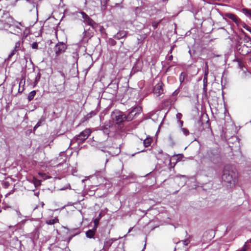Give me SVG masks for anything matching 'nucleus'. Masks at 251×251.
Instances as JSON below:
<instances>
[{
  "label": "nucleus",
  "instance_id": "9",
  "mask_svg": "<svg viewBox=\"0 0 251 251\" xmlns=\"http://www.w3.org/2000/svg\"><path fill=\"white\" fill-rule=\"evenodd\" d=\"M104 133L108 135L110 132L114 131V127L110 121L106 122L105 125L101 127Z\"/></svg>",
  "mask_w": 251,
  "mask_h": 251
},
{
  "label": "nucleus",
  "instance_id": "16",
  "mask_svg": "<svg viewBox=\"0 0 251 251\" xmlns=\"http://www.w3.org/2000/svg\"><path fill=\"white\" fill-rule=\"evenodd\" d=\"M126 36V32L125 31H120L115 35V38L118 40H119Z\"/></svg>",
  "mask_w": 251,
  "mask_h": 251
},
{
  "label": "nucleus",
  "instance_id": "20",
  "mask_svg": "<svg viewBox=\"0 0 251 251\" xmlns=\"http://www.w3.org/2000/svg\"><path fill=\"white\" fill-rule=\"evenodd\" d=\"M242 10H243V13L245 14H246L248 16L251 17V9L244 8V9H243Z\"/></svg>",
  "mask_w": 251,
  "mask_h": 251
},
{
  "label": "nucleus",
  "instance_id": "29",
  "mask_svg": "<svg viewBox=\"0 0 251 251\" xmlns=\"http://www.w3.org/2000/svg\"><path fill=\"white\" fill-rule=\"evenodd\" d=\"M38 175L44 179H46L49 178V177L47 176L45 174H44L42 173H40V172L38 173Z\"/></svg>",
  "mask_w": 251,
  "mask_h": 251
},
{
  "label": "nucleus",
  "instance_id": "37",
  "mask_svg": "<svg viewBox=\"0 0 251 251\" xmlns=\"http://www.w3.org/2000/svg\"><path fill=\"white\" fill-rule=\"evenodd\" d=\"M23 83H25V80H23V79H22L20 83H19V92H20V85H22V84L23 83Z\"/></svg>",
  "mask_w": 251,
  "mask_h": 251
},
{
  "label": "nucleus",
  "instance_id": "8",
  "mask_svg": "<svg viewBox=\"0 0 251 251\" xmlns=\"http://www.w3.org/2000/svg\"><path fill=\"white\" fill-rule=\"evenodd\" d=\"M24 6L26 10L28 11H37L35 3L29 0H25Z\"/></svg>",
  "mask_w": 251,
  "mask_h": 251
},
{
  "label": "nucleus",
  "instance_id": "34",
  "mask_svg": "<svg viewBox=\"0 0 251 251\" xmlns=\"http://www.w3.org/2000/svg\"><path fill=\"white\" fill-rule=\"evenodd\" d=\"M182 117V115L180 113H177L176 115V118L178 121L180 120Z\"/></svg>",
  "mask_w": 251,
  "mask_h": 251
},
{
  "label": "nucleus",
  "instance_id": "36",
  "mask_svg": "<svg viewBox=\"0 0 251 251\" xmlns=\"http://www.w3.org/2000/svg\"><path fill=\"white\" fill-rule=\"evenodd\" d=\"M169 141L172 144H174V140L173 137L171 136H169L168 137Z\"/></svg>",
  "mask_w": 251,
  "mask_h": 251
},
{
  "label": "nucleus",
  "instance_id": "24",
  "mask_svg": "<svg viewBox=\"0 0 251 251\" xmlns=\"http://www.w3.org/2000/svg\"><path fill=\"white\" fill-rule=\"evenodd\" d=\"M236 61L238 62L239 67L242 69L244 67V63L243 61L240 59H237Z\"/></svg>",
  "mask_w": 251,
  "mask_h": 251
},
{
  "label": "nucleus",
  "instance_id": "11",
  "mask_svg": "<svg viewBox=\"0 0 251 251\" xmlns=\"http://www.w3.org/2000/svg\"><path fill=\"white\" fill-rule=\"evenodd\" d=\"M163 83L162 82H158L157 84H156L154 87L153 92L154 93L157 95V96H160L161 94L163 93Z\"/></svg>",
  "mask_w": 251,
  "mask_h": 251
},
{
  "label": "nucleus",
  "instance_id": "35",
  "mask_svg": "<svg viewBox=\"0 0 251 251\" xmlns=\"http://www.w3.org/2000/svg\"><path fill=\"white\" fill-rule=\"evenodd\" d=\"M95 115H96V113L94 111H92L87 115V117H88V118H91L92 116H94Z\"/></svg>",
  "mask_w": 251,
  "mask_h": 251
},
{
  "label": "nucleus",
  "instance_id": "19",
  "mask_svg": "<svg viewBox=\"0 0 251 251\" xmlns=\"http://www.w3.org/2000/svg\"><path fill=\"white\" fill-rule=\"evenodd\" d=\"M36 93V92L35 90H33L29 93L28 96V100L29 101H31L33 99Z\"/></svg>",
  "mask_w": 251,
  "mask_h": 251
},
{
  "label": "nucleus",
  "instance_id": "4",
  "mask_svg": "<svg viewBox=\"0 0 251 251\" xmlns=\"http://www.w3.org/2000/svg\"><path fill=\"white\" fill-rule=\"evenodd\" d=\"M112 117L113 120L116 122V124H119L126 120V116H125L123 113L121 111H115L112 113Z\"/></svg>",
  "mask_w": 251,
  "mask_h": 251
},
{
  "label": "nucleus",
  "instance_id": "49",
  "mask_svg": "<svg viewBox=\"0 0 251 251\" xmlns=\"http://www.w3.org/2000/svg\"><path fill=\"white\" fill-rule=\"evenodd\" d=\"M71 238H72V237H70V238H69V241H70V240L71 239Z\"/></svg>",
  "mask_w": 251,
  "mask_h": 251
},
{
  "label": "nucleus",
  "instance_id": "33",
  "mask_svg": "<svg viewBox=\"0 0 251 251\" xmlns=\"http://www.w3.org/2000/svg\"><path fill=\"white\" fill-rule=\"evenodd\" d=\"M182 242H183V244L185 246H187V245H188L189 244L190 241L189 240V239H185V240H182Z\"/></svg>",
  "mask_w": 251,
  "mask_h": 251
},
{
  "label": "nucleus",
  "instance_id": "21",
  "mask_svg": "<svg viewBox=\"0 0 251 251\" xmlns=\"http://www.w3.org/2000/svg\"><path fill=\"white\" fill-rule=\"evenodd\" d=\"M237 25L239 27H243V28H247L248 25H247L245 23L242 22L241 20L239 21V23L237 24Z\"/></svg>",
  "mask_w": 251,
  "mask_h": 251
},
{
  "label": "nucleus",
  "instance_id": "38",
  "mask_svg": "<svg viewBox=\"0 0 251 251\" xmlns=\"http://www.w3.org/2000/svg\"><path fill=\"white\" fill-rule=\"evenodd\" d=\"M207 82L206 83H204L203 82V90L206 91V86H207Z\"/></svg>",
  "mask_w": 251,
  "mask_h": 251
},
{
  "label": "nucleus",
  "instance_id": "13",
  "mask_svg": "<svg viewBox=\"0 0 251 251\" xmlns=\"http://www.w3.org/2000/svg\"><path fill=\"white\" fill-rule=\"evenodd\" d=\"M225 16L232 21H233L236 25L239 23L240 19L235 15L232 13H226L225 14Z\"/></svg>",
  "mask_w": 251,
  "mask_h": 251
},
{
  "label": "nucleus",
  "instance_id": "40",
  "mask_svg": "<svg viewBox=\"0 0 251 251\" xmlns=\"http://www.w3.org/2000/svg\"><path fill=\"white\" fill-rule=\"evenodd\" d=\"M244 28L246 29V30H248L249 32H250L251 33V28L248 25L247 28Z\"/></svg>",
  "mask_w": 251,
  "mask_h": 251
},
{
  "label": "nucleus",
  "instance_id": "10",
  "mask_svg": "<svg viewBox=\"0 0 251 251\" xmlns=\"http://www.w3.org/2000/svg\"><path fill=\"white\" fill-rule=\"evenodd\" d=\"M232 172L225 169L222 176V179L226 182L231 183L232 180Z\"/></svg>",
  "mask_w": 251,
  "mask_h": 251
},
{
  "label": "nucleus",
  "instance_id": "31",
  "mask_svg": "<svg viewBox=\"0 0 251 251\" xmlns=\"http://www.w3.org/2000/svg\"><path fill=\"white\" fill-rule=\"evenodd\" d=\"M184 80V75L183 73H181L179 76V81L180 83H182Z\"/></svg>",
  "mask_w": 251,
  "mask_h": 251
},
{
  "label": "nucleus",
  "instance_id": "50",
  "mask_svg": "<svg viewBox=\"0 0 251 251\" xmlns=\"http://www.w3.org/2000/svg\"><path fill=\"white\" fill-rule=\"evenodd\" d=\"M84 33H86V30H84Z\"/></svg>",
  "mask_w": 251,
  "mask_h": 251
},
{
  "label": "nucleus",
  "instance_id": "30",
  "mask_svg": "<svg viewBox=\"0 0 251 251\" xmlns=\"http://www.w3.org/2000/svg\"><path fill=\"white\" fill-rule=\"evenodd\" d=\"M181 131L183 132V133L187 136L189 134V131L185 128H181Z\"/></svg>",
  "mask_w": 251,
  "mask_h": 251
},
{
  "label": "nucleus",
  "instance_id": "3",
  "mask_svg": "<svg viewBox=\"0 0 251 251\" xmlns=\"http://www.w3.org/2000/svg\"><path fill=\"white\" fill-rule=\"evenodd\" d=\"M83 19V22L91 26L93 28H96L98 26V24L92 20L86 13L83 11L80 12Z\"/></svg>",
  "mask_w": 251,
  "mask_h": 251
},
{
  "label": "nucleus",
  "instance_id": "51",
  "mask_svg": "<svg viewBox=\"0 0 251 251\" xmlns=\"http://www.w3.org/2000/svg\"><path fill=\"white\" fill-rule=\"evenodd\" d=\"M250 242L251 243V239L250 240Z\"/></svg>",
  "mask_w": 251,
  "mask_h": 251
},
{
  "label": "nucleus",
  "instance_id": "25",
  "mask_svg": "<svg viewBox=\"0 0 251 251\" xmlns=\"http://www.w3.org/2000/svg\"><path fill=\"white\" fill-rule=\"evenodd\" d=\"M44 122V119H40L38 122V123L36 124V125L34 126V130H35L36 129H37L38 127H39L41 124H42V123H43Z\"/></svg>",
  "mask_w": 251,
  "mask_h": 251
},
{
  "label": "nucleus",
  "instance_id": "2",
  "mask_svg": "<svg viewBox=\"0 0 251 251\" xmlns=\"http://www.w3.org/2000/svg\"><path fill=\"white\" fill-rule=\"evenodd\" d=\"M91 133V131L90 129H86L81 132L80 134L74 139V140H75L78 144L82 143L88 138Z\"/></svg>",
  "mask_w": 251,
  "mask_h": 251
},
{
  "label": "nucleus",
  "instance_id": "44",
  "mask_svg": "<svg viewBox=\"0 0 251 251\" xmlns=\"http://www.w3.org/2000/svg\"><path fill=\"white\" fill-rule=\"evenodd\" d=\"M15 27H16V28H17L19 29L21 31L23 30V29H21V28L19 26V25H15Z\"/></svg>",
  "mask_w": 251,
  "mask_h": 251
},
{
  "label": "nucleus",
  "instance_id": "6",
  "mask_svg": "<svg viewBox=\"0 0 251 251\" xmlns=\"http://www.w3.org/2000/svg\"><path fill=\"white\" fill-rule=\"evenodd\" d=\"M142 111V107L141 106H136L126 116V121H131L133 119L134 117L141 113Z\"/></svg>",
  "mask_w": 251,
  "mask_h": 251
},
{
  "label": "nucleus",
  "instance_id": "15",
  "mask_svg": "<svg viewBox=\"0 0 251 251\" xmlns=\"http://www.w3.org/2000/svg\"><path fill=\"white\" fill-rule=\"evenodd\" d=\"M208 74V67L207 65V63L206 62H205V67H204V76L203 78V81L204 83H206L207 81V75Z\"/></svg>",
  "mask_w": 251,
  "mask_h": 251
},
{
  "label": "nucleus",
  "instance_id": "41",
  "mask_svg": "<svg viewBox=\"0 0 251 251\" xmlns=\"http://www.w3.org/2000/svg\"><path fill=\"white\" fill-rule=\"evenodd\" d=\"M173 56L172 55H170L169 57H168V60L169 61H172L173 60Z\"/></svg>",
  "mask_w": 251,
  "mask_h": 251
},
{
  "label": "nucleus",
  "instance_id": "14",
  "mask_svg": "<svg viewBox=\"0 0 251 251\" xmlns=\"http://www.w3.org/2000/svg\"><path fill=\"white\" fill-rule=\"evenodd\" d=\"M96 230H95L94 228L93 229H89L88 231L86 232V236L87 238H92L94 237V235H95Z\"/></svg>",
  "mask_w": 251,
  "mask_h": 251
},
{
  "label": "nucleus",
  "instance_id": "22",
  "mask_svg": "<svg viewBox=\"0 0 251 251\" xmlns=\"http://www.w3.org/2000/svg\"><path fill=\"white\" fill-rule=\"evenodd\" d=\"M100 218H96L94 220V228L95 230H97L99 224Z\"/></svg>",
  "mask_w": 251,
  "mask_h": 251
},
{
  "label": "nucleus",
  "instance_id": "5",
  "mask_svg": "<svg viewBox=\"0 0 251 251\" xmlns=\"http://www.w3.org/2000/svg\"><path fill=\"white\" fill-rule=\"evenodd\" d=\"M206 156L211 161H214L219 158V151L218 149H210L207 151Z\"/></svg>",
  "mask_w": 251,
  "mask_h": 251
},
{
  "label": "nucleus",
  "instance_id": "12",
  "mask_svg": "<svg viewBox=\"0 0 251 251\" xmlns=\"http://www.w3.org/2000/svg\"><path fill=\"white\" fill-rule=\"evenodd\" d=\"M117 240V239L116 238L106 239L104 242L103 249L106 251H108L113 242Z\"/></svg>",
  "mask_w": 251,
  "mask_h": 251
},
{
  "label": "nucleus",
  "instance_id": "45",
  "mask_svg": "<svg viewBox=\"0 0 251 251\" xmlns=\"http://www.w3.org/2000/svg\"><path fill=\"white\" fill-rule=\"evenodd\" d=\"M17 24H18L19 25H21V26H22L23 27H25V26L23 25V24H22L21 23H18V22H17Z\"/></svg>",
  "mask_w": 251,
  "mask_h": 251
},
{
  "label": "nucleus",
  "instance_id": "27",
  "mask_svg": "<svg viewBox=\"0 0 251 251\" xmlns=\"http://www.w3.org/2000/svg\"><path fill=\"white\" fill-rule=\"evenodd\" d=\"M17 52V51L16 50L14 49L13 50H12L11 53L8 55V59H10L14 55H15L16 53Z\"/></svg>",
  "mask_w": 251,
  "mask_h": 251
},
{
  "label": "nucleus",
  "instance_id": "42",
  "mask_svg": "<svg viewBox=\"0 0 251 251\" xmlns=\"http://www.w3.org/2000/svg\"><path fill=\"white\" fill-rule=\"evenodd\" d=\"M180 123V126L182 127L183 126V122L181 121V120L180 121H178Z\"/></svg>",
  "mask_w": 251,
  "mask_h": 251
},
{
  "label": "nucleus",
  "instance_id": "32",
  "mask_svg": "<svg viewBox=\"0 0 251 251\" xmlns=\"http://www.w3.org/2000/svg\"><path fill=\"white\" fill-rule=\"evenodd\" d=\"M32 48L33 49H38V44L37 42H34L31 45Z\"/></svg>",
  "mask_w": 251,
  "mask_h": 251
},
{
  "label": "nucleus",
  "instance_id": "28",
  "mask_svg": "<svg viewBox=\"0 0 251 251\" xmlns=\"http://www.w3.org/2000/svg\"><path fill=\"white\" fill-rule=\"evenodd\" d=\"M33 182L35 186L39 185L40 184V181L35 177L33 178Z\"/></svg>",
  "mask_w": 251,
  "mask_h": 251
},
{
  "label": "nucleus",
  "instance_id": "17",
  "mask_svg": "<svg viewBox=\"0 0 251 251\" xmlns=\"http://www.w3.org/2000/svg\"><path fill=\"white\" fill-rule=\"evenodd\" d=\"M58 222H59V220L57 218H55L52 219L47 220L46 222V224L48 225H54V224H55L56 223H58Z\"/></svg>",
  "mask_w": 251,
  "mask_h": 251
},
{
  "label": "nucleus",
  "instance_id": "7",
  "mask_svg": "<svg viewBox=\"0 0 251 251\" xmlns=\"http://www.w3.org/2000/svg\"><path fill=\"white\" fill-rule=\"evenodd\" d=\"M67 48L66 45L63 42H59L54 47V51L56 55L64 52Z\"/></svg>",
  "mask_w": 251,
  "mask_h": 251
},
{
  "label": "nucleus",
  "instance_id": "39",
  "mask_svg": "<svg viewBox=\"0 0 251 251\" xmlns=\"http://www.w3.org/2000/svg\"><path fill=\"white\" fill-rule=\"evenodd\" d=\"M173 49H174V46L171 47V49H170V50H169V52H168V53H170V54L172 53V51H173Z\"/></svg>",
  "mask_w": 251,
  "mask_h": 251
},
{
  "label": "nucleus",
  "instance_id": "26",
  "mask_svg": "<svg viewBox=\"0 0 251 251\" xmlns=\"http://www.w3.org/2000/svg\"><path fill=\"white\" fill-rule=\"evenodd\" d=\"M20 46L21 42L20 41L16 42L15 45L14 50H16L18 51L20 48Z\"/></svg>",
  "mask_w": 251,
  "mask_h": 251
},
{
  "label": "nucleus",
  "instance_id": "1",
  "mask_svg": "<svg viewBox=\"0 0 251 251\" xmlns=\"http://www.w3.org/2000/svg\"><path fill=\"white\" fill-rule=\"evenodd\" d=\"M237 51L242 55H246L251 52V39L245 37L236 45Z\"/></svg>",
  "mask_w": 251,
  "mask_h": 251
},
{
  "label": "nucleus",
  "instance_id": "43",
  "mask_svg": "<svg viewBox=\"0 0 251 251\" xmlns=\"http://www.w3.org/2000/svg\"><path fill=\"white\" fill-rule=\"evenodd\" d=\"M111 44L112 45L114 46L116 44V41L112 40Z\"/></svg>",
  "mask_w": 251,
  "mask_h": 251
},
{
  "label": "nucleus",
  "instance_id": "48",
  "mask_svg": "<svg viewBox=\"0 0 251 251\" xmlns=\"http://www.w3.org/2000/svg\"><path fill=\"white\" fill-rule=\"evenodd\" d=\"M101 214L100 213V214H99V218H100H100H101Z\"/></svg>",
  "mask_w": 251,
  "mask_h": 251
},
{
  "label": "nucleus",
  "instance_id": "18",
  "mask_svg": "<svg viewBox=\"0 0 251 251\" xmlns=\"http://www.w3.org/2000/svg\"><path fill=\"white\" fill-rule=\"evenodd\" d=\"M152 139L151 138H147L144 140L143 143L145 147H148L151 145Z\"/></svg>",
  "mask_w": 251,
  "mask_h": 251
},
{
  "label": "nucleus",
  "instance_id": "46",
  "mask_svg": "<svg viewBox=\"0 0 251 251\" xmlns=\"http://www.w3.org/2000/svg\"><path fill=\"white\" fill-rule=\"evenodd\" d=\"M152 26H153L154 27H157V24H155V23L152 24Z\"/></svg>",
  "mask_w": 251,
  "mask_h": 251
},
{
  "label": "nucleus",
  "instance_id": "47",
  "mask_svg": "<svg viewBox=\"0 0 251 251\" xmlns=\"http://www.w3.org/2000/svg\"><path fill=\"white\" fill-rule=\"evenodd\" d=\"M41 204L42 207H43L44 206V202H42L41 203Z\"/></svg>",
  "mask_w": 251,
  "mask_h": 251
},
{
  "label": "nucleus",
  "instance_id": "23",
  "mask_svg": "<svg viewBox=\"0 0 251 251\" xmlns=\"http://www.w3.org/2000/svg\"><path fill=\"white\" fill-rule=\"evenodd\" d=\"M41 77V74L40 73H38L37 75L35 76V79H34V85H36L38 82H39L40 79Z\"/></svg>",
  "mask_w": 251,
  "mask_h": 251
}]
</instances>
